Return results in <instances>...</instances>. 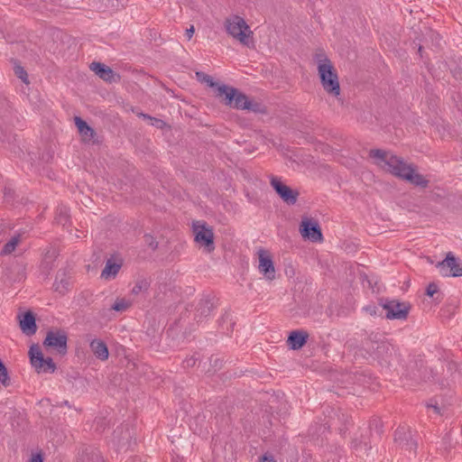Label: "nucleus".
Listing matches in <instances>:
<instances>
[{
  "mask_svg": "<svg viewBox=\"0 0 462 462\" xmlns=\"http://www.w3.org/2000/svg\"><path fill=\"white\" fill-rule=\"evenodd\" d=\"M369 156L374 160V163L378 167L391 174L414 186L428 187L429 180L423 175L416 172V167L413 164L407 163L402 158L381 149L371 150Z\"/></svg>",
  "mask_w": 462,
  "mask_h": 462,
  "instance_id": "1",
  "label": "nucleus"
},
{
  "mask_svg": "<svg viewBox=\"0 0 462 462\" xmlns=\"http://www.w3.org/2000/svg\"><path fill=\"white\" fill-rule=\"evenodd\" d=\"M317 62L318 73L324 90L337 97L340 94V85L337 70L335 69L331 60L322 52L315 55Z\"/></svg>",
  "mask_w": 462,
  "mask_h": 462,
  "instance_id": "2",
  "label": "nucleus"
},
{
  "mask_svg": "<svg viewBox=\"0 0 462 462\" xmlns=\"http://www.w3.org/2000/svg\"><path fill=\"white\" fill-rule=\"evenodd\" d=\"M216 96L222 98L224 105L239 110L260 112V104L252 102L237 88L226 85L217 87Z\"/></svg>",
  "mask_w": 462,
  "mask_h": 462,
  "instance_id": "3",
  "label": "nucleus"
},
{
  "mask_svg": "<svg viewBox=\"0 0 462 462\" xmlns=\"http://www.w3.org/2000/svg\"><path fill=\"white\" fill-rule=\"evenodd\" d=\"M226 32L241 44L251 48L254 47L253 32L245 21L239 15H231L225 21Z\"/></svg>",
  "mask_w": 462,
  "mask_h": 462,
  "instance_id": "4",
  "label": "nucleus"
},
{
  "mask_svg": "<svg viewBox=\"0 0 462 462\" xmlns=\"http://www.w3.org/2000/svg\"><path fill=\"white\" fill-rule=\"evenodd\" d=\"M380 306L385 310L387 319L405 320L411 310L409 302L393 299H381Z\"/></svg>",
  "mask_w": 462,
  "mask_h": 462,
  "instance_id": "5",
  "label": "nucleus"
},
{
  "mask_svg": "<svg viewBox=\"0 0 462 462\" xmlns=\"http://www.w3.org/2000/svg\"><path fill=\"white\" fill-rule=\"evenodd\" d=\"M194 240L196 243L204 246L207 252L210 253L215 249L214 233L204 221H194L192 223Z\"/></svg>",
  "mask_w": 462,
  "mask_h": 462,
  "instance_id": "6",
  "label": "nucleus"
},
{
  "mask_svg": "<svg viewBox=\"0 0 462 462\" xmlns=\"http://www.w3.org/2000/svg\"><path fill=\"white\" fill-rule=\"evenodd\" d=\"M32 365L38 372L53 373L56 370V365L51 357L44 358L39 346L33 345L29 350Z\"/></svg>",
  "mask_w": 462,
  "mask_h": 462,
  "instance_id": "7",
  "label": "nucleus"
},
{
  "mask_svg": "<svg viewBox=\"0 0 462 462\" xmlns=\"http://www.w3.org/2000/svg\"><path fill=\"white\" fill-rule=\"evenodd\" d=\"M68 336L67 333L61 329L50 330L47 332L43 345L47 347H51L57 351L58 354L65 356L68 351Z\"/></svg>",
  "mask_w": 462,
  "mask_h": 462,
  "instance_id": "8",
  "label": "nucleus"
},
{
  "mask_svg": "<svg viewBox=\"0 0 462 462\" xmlns=\"http://www.w3.org/2000/svg\"><path fill=\"white\" fill-rule=\"evenodd\" d=\"M443 276L461 277L462 263L452 253H448L446 258L437 264Z\"/></svg>",
  "mask_w": 462,
  "mask_h": 462,
  "instance_id": "9",
  "label": "nucleus"
},
{
  "mask_svg": "<svg viewBox=\"0 0 462 462\" xmlns=\"http://www.w3.org/2000/svg\"><path fill=\"white\" fill-rule=\"evenodd\" d=\"M271 186L279 197L288 205H294L297 202L299 192L283 184L277 177L272 176Z\"/></svg>",
  "mask_w": 462,
  "mask_h": 462,
  "instance_id": "10",
  "label": "nucleus"
},
{
  "mask_svg": "<svg viewBox=\"0 0 462 462\" xmlns=\"http://www.w3.org/2000/svg\"><path fill=\"white\" fill-rule=\"evenodd\" d=\"M394 441L397 445L405 448L406 450L411 452L416 450L417 442L412 439L411 430L406 425L397 428L394 432Z\"/></svg>",
  "mask_w": 462,
  "mask_h": 462,
  "instance_id": "11",
  "label": "nucleus"
},
{
  "mask_svg": "<svg viewBox=\"0 0 462 462\" xmlns=\"http://www.w3.org/2000/svg\"><path fill=\"white\" fill-rule=\"evenodd\" d=\"M365 345L368 350L372 352V355H374V358L383 361H387V359L392 356L393 349V346L385 340H369L365 343Z\"/></svg>",
  "mask_w": 462,
  "mask_h": 462,
  "instance_id": "12",
  "label": "nucleus"
},
{
  "mask_svg": "<svg viewBox=\"0 0 462 462\" xmlns=\"http://www.w3.org/2000/svg\"><path fill=\"white\" fill-rule=\"evenodd\" d=\"M300 231L303 237L312 242L322 240L321 229L317 222H312L309 219L302 220Z\"/></svg>",
  "mask_w": 462,
  "mask_h": 462,
  "instance_id": "13",
  "label": "nucleus"
},
{
  "mask_svg": "<svg viewBox=\"0 0 462 462\" xmlns=\"http://www.w3.org/2000/svg\"><path fill=\"white\" fill-rule=\"evenodd\" d=\"M259 271L264 275L267 280H273L275 278V268L273 262L268 253L263 249L259 250Z\"/></svg>",
  "mask_w": 462,
  "mask_h": 462,
  "instance_id": "14",
  "label": "nucleus"
},
{
  "mask_svg": "<svg viewBox=\"0 0 462 462\" xmlns=\"http://www.w3.org/2000/svg\"><path fill=\"white\" fill-rule=\"evenodd\" d=\"M309 338V334L305 330H292L288 337L287 344L292 350L300 349Z\"/></svg>",
  "mask_w": 462,
  "mask_h": 462,
  "instance_id": "15",
  "label": "nucleus"
},
{
  "mask_svg": "<svg viewBox=\"0 0 462 462\" xmlns=\"http://www.w3.org/2000/svg\"><path fill=\"white\" fill-rule=\"evenodd\" d=\"M20 328L23 333L32 336L37 331L35 317L32 311H27L20 318Z\"/></svg>",
  "mask_w": 462,
  "mask_h": 462,
  "instance_id": "16",
  "label": "nucleus"
},
{
  "mask_svg": "<svg viewBox=\"0 0 462 462\" xmlns=\"http://www.w3.org/2000/svg\"><path fill=\"white\" fill-rule=\"evenodd\" d=\"M214 309V305L209 299H200L195 309L194 319L197 322H201L205 318L208 317Z\"/></svg>",
  "mask_w": 462,
  "mask_h": 462,
  "instance_id": "17",
  "label": "nucleus"
},
{
  "mask_svg": "<svg viewBox=\"0 0 462 462\" xmlns=\"http://www.w3.org/2000/svg\"><path fill=\"white\" fill-rule=\"evenodd\" d=\"M89 68L103 80L107 82H112L115 80L116 73L108 66L100 62L94 61L89 65Z\"/></svg>",
  "mask_w": 462,
  "mask_h": 462,
  "instance_id": "18",
  "label": "nucleus"
},
{
  "mask_svg": "<svg viewBox=\"0 0 462 462\" xmlns=\"http://www.w3.org/2000/svg\"><path fill=\"white\" fill-rule=\"evenodd\" d=\"M122 267V263H116L112 258L106 262L105 268L102 270L100 277L106 281L113 280L116 277Z\"/></svg>",
  "mask_w": 462,
  "mask_h": 462,
  "instance_id": "19",
  "label": "nucleus"
},
{
  "mask_svg": "<svg viewBox=\"0 0 462 462\" xmlns=\"http://www.w3.org/2000/svg\"><path fill=\"white\" fill-rule=\"evenodd\" d=\"M69 278L66 275L65 272H59L53 283L55 291L64 295L69 291Z\"/></svg>",
  "mask_w": 462,
  "mask_h": 462,
  "instance_id": "20",
  "label": "nucleus"
},
{
  "mask_svg": "<svg viewBox=\"0 0 462 462\" xmlns=\"http://www.w3.org/2000/svg\"><path fill=\"white\" fill-rule=\"evenodd\" d=\"M90 348L93 354L98 359L105 361L108 358L109 353L106 345L99 339H94L90 342Z\"/></svg>",
  "mask_w": 462,
  "mask_h": 462,
  "instance_id": "21",
  "label": "nucleus"
},
{
  "mask_svg": "<svg viewBox=\"0 0 462 462\" xmlns=\"http://www.w3.org/2000/svg\"><path fill=\"white\" fill-rule=\"evenodd\" d=\"M75 124L78 127L79 134L85 141H90L96 135V133L92 127H90L83 119L80 117H75Z\"/></svg>",
  "mask_w": 462,
  "mask_h": 462,
  "instance_id": "22",
  "label": "nucleus"
},
{
  "mask_svg": "<svg viewBox=\"0 0 462 462\" xmlns=\"http://www.w3.org/2000/svg\"><path fill=\"white\" fill-rule=\"evenodd\" d=\"M22 235L15 234L11 237V239L5 244L1 250L2 255L11 254L16 248L17 245L21 242Z\"/></svg>",
  "mask_w": 462,
  "mask_h": 462,
  "instance_id": "23",
  "label": "nucleus"
},
{
  "mask_svg": "<svg viewBox=\"0 0 462 462\" xmlns=\"http://www.w3.org/2000/svg\"><path fill=\"white\" fill-rule=\"evenodd\" d=\"M151 282L146 278L138 279L132 289V294L138 295L141 292H147L150 288Z\"/></svg>",
  "mask_w": 462,
  "mask_h": 462,
  "instance_id": "24",
  "label": "nucleus"
},
{
  "mask_svg": "<svg viewBox=\"0 0 462 462\" xmlns=\"http://www.w3.org/2000/svg\"><path fill=\"white\" fill-rule=\"evenodd\" d=\"M69 208L66 206H60L56 210L55 220L58 224L65 225L69 220Z\"/></svg>",
  "mask_w": 462,
  "mask_h": 462,
  "instance_id": "25",
  "label": "nucleus"
},
{
  "mask_svg": "<svg viewBox=\"0 0 462 462\" xmlns=\"http://www.w3.org/2000/svg\"><path fill=\"white\" fill-rule=\"evenodd\" d=\"M131 303L125 299H117L111 309L116 311H125L130 307Z\"/></svg>",
  "mask_w": 462,
  "mask_h": 462,
  "instance_id": "26",
  "label": "nucleus"
},
{
  "mask_svg": "<svg viewBox=\"0 0 462 462\" xmlns=\"http://www.w3.org/2000/svg\"><path fill=\"white\" fill-rule=\"evenodd\" d=\"M196 76H197V79L202 82H205L208 87H211V88H214V87H218L219 85H217V83H216L212 77H210L209 75H207L203 72H197L196 73Z\"/></svg>",
  "mask_w": 462,
  "mask_h": 462,
  "instance_id": "27",
  "label": "nucleus"
},
{
  "mask_svg": "<svg viewBox=\"0 0 462 462\" xmlns=\"http://www.w3.org/2000/svg\"><path fill=\"white\" fill-rule=\"evenodd\" d=\"M15 75L22 79V81L25 84H29L28 74L26 70L20 65L14 67Z\"/></svg>",
  "mask_w": 462,
  "mask_h": 462,
  "instance_id": "28",
  "label": "nucleus"
},
{
  "mask_svg": "<svg viewBox=\"0 0 462 462\" xmlns=\"http://www.w3.org/2000/svg\"><path fill=\"white\" fill-rule=\"evenodd\" d=\"M144 242L152 249L155 250L158 246V243L154 239V237L149 234H146L144 236Z\"/></svg>",
  "mask_w": 462,
  "mask_h": 462,
  "instance_id": "29",
  "label": "nucleus"
},
{
  "mask_svg": "<svg viewBox=\"0 0 462 462\" xmlns=\"http://www.w3.org/2000/svg\"><path fill=\"white\" fill-rule=\"evenodd\" d=\"M104 5L108 7V8H112V9H117L120 5V1L119 0H101Z\"/></svg>",
  "mask_w": 462,
  "mask_h": 462,
  "instance_id": "30",
  "label": "nucleus"
},
{
  "mask_svg": "<svg viewBox=\"0 0 462 462\" xmlns=\"http://www.w3.org/2000/svg\"><path fill=\"white\" fill-rule=\"evenodd\" d=\"M438 285L435 284V283H430L426 289V294L429 296V297H432L435 293L438 292Z\"/></svg>",
  "mask_w": 462,
  "mask_h": 462,
  "instance_id": "31",
  "label": "nucleus"
},
{
  "mask_svg": "<svg viewBox=\"0 0 462 462\" xmlns=\"http://www.w3.org/2000/svg\"><path fill=\"white\" fill-rule=\"evenodd\" d=\"M354 448L356 450H358V448L362 449L364 448L365 450L368 448V442L366 440L361 439L359 442L356 440L354 441Z\"/></svg>",
  "mask_w": 462,
  "mask_h": 462,
  "instance_id": "32",
  "label": "nucleus"
},
{
  "mask_svg": "<svg viewBox=\"0 0 462 462\" xmlns=\"http://www.w3.org/2000/svg\"><path fill=\"white\" fill-rule=\"evenodd\" d=\"M195 364H196V358H194L193 356L187 358L183 362L184 367H191V366H194Z\"/></svg>",
  "mask_w": 462,
  "mask_h": 462,
  "instance_id": "33",
  "label": "nucleus"
},
{
  "mask_svg": "<svg viewBox=\"0 0 462 462\" xmlns=\"http://www.w3.org/2000/svg\"><path fill=\"white\" fill-rule=\"evenodd\" d=\"M194 31H195V29H194V26H193V25H191L189 28H188V29L186 30L185 34H186V36H187L188 40H190V39L192 38L193 33H194Z\"/></svg>",
  "mask_w": 462,
  "mask_h": 462,
  "instance_id": "34",
  "label": "nucleus"
},
{
  "mask_svg": "<svg viewBox=\"0 0 462 462\" xmlns=\"http://www.w3.org/2000/svg\"><path fill=\"white\" fill-rule=\"evenodd\" d=\"M43 459H42V457L41 454H34L32 455L30 462H42Z\"/></svg>",
  "mask_w": 462,
  "mask_h": 462,
  "instance_id": "35",
  "label": "nucleus"
},
{
  "mask_svg": "<svg viewBox=\"0 0 462 462\" xmlns=\"http://www.w3.org/2000/svg\"><path fill=\"white\" fill-rule=\"evenodd\" d=\"M140 116H143V118H147V119H150V120H152V121H154V122H155V123H157V124H162V120H160V119H156V118H153V117H152V116H150L146 115V114H141Z\"/></svg>",
  "mask_w": 462,
  "mask_h": 462,
  "instance_id": "36",
  "label": "nucleus"
},
{
  "mask_svg": "<svg viewBox=\"0 0 462 462\" xmlns=\"http://www.w3.org/2000/svg\"><path fill=\"white\" fill-rule=\"evenodd\" d=\"M433 408H434V410H435L437 412H439V408H438L437 406H433Z\"/></svg>",
  "mask_w": 462,
  "mask_h": 462,
  "instance_id": "37",
  "label": "nucleus"
},
{
  "mask_svg": "<svg viewBox=\"0 0 462 462\" xmlns=\"http://www.w3.org/2000/svg\"><path fill=\"white\" fill-rule=\"evenodd\" d=\"M421 51H422V48H421V46H420V48H419V52L420 53V52H421Z\"/></svg>",
  "mask_w": 462,
  "mask_h": 462,
  "instance_id": "38",
  "label": "nucleus"
}]
</instances>
